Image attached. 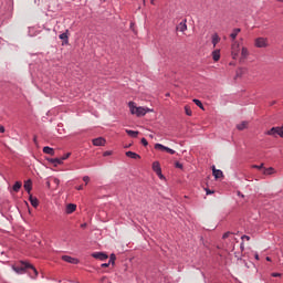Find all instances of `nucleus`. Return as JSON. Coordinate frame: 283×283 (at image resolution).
Masks as SVG:
<instances>
[{
    "mask_svg": "<svg viewBox=\"0 0 283 283\" xmlns=\"http://www.w3.org/2000/svg\"><path fill=\"white\" fill-rule=\"evenodd\" d=\"M239 56L240 60L249 57V49L240 48V42H231V59L237 60Z\"/></svg>",
    "mask_w": 283,
    "mask_h": 283,
    "instance_id": "nucleus-1",
    "label": "nucleus"
},
{
    "mask_svg": "<svg viewBox=\"0 0 283 283\" xmlns=\"http://www.w3.org/2000/svg\"><path fill=\"white\" fill-rule=\"evenodd\" d=\"M128 109L132 112V115L137 117H143L145 114L150 113V108L147 107H137L134 102H128Z\"/></svg>",
    "mask_w": 283,
    "mask_h": 283,
    "instance_id": "nucleus-2",
    "label": "nucleus"
},
{
    "mask_svg": "<svg viewBox=\"0 0 283 283\" xmlns=\"http://www.w3.org/2000/svg\"><path fill=\"white\" fill-rule=\"evenodd\" d=\"M12 269H13V272H15L17 274H22L24 273V270L30 269L33 276L38 275L36 269L33 268V265H30L29 263H25V262H21V265L13 266Z\"/></svg>",
    "mask_w": 283,
    "mask_h": 283,
    "instance_id": "nucleus-3",
    "label": "nucleus"
},
{
    "mask_svg": "<svg viewBox=\"0 0 283 283\" xmlns=\"http://www.w3.org/2000/svg\"><path fill=\"white\" fill-rule=\"evenodd\" d=\"M265 135L272 137H281L283 138V128L281 127H272V129L265 130Z\"/></svg>",
    "mask_w": 283,
    "mask_h": 283,
    "instance_id": "nucleus-4",
    "label": "nucleus"
},
{
    "mask_svg": "<svg viewBox=\"0 0 283 283\" xmlns=\"http://www.w3.org/2000/svg\"><path fill=\"white\" fill-rule=\"evenodd\" d=\"M254 48H258V49L269 48V39H265V38L254 39Z\"/></svg>",
    "mask_w": 283,
    "mask_h": 283,
    "instance_id": "nucleus-5",
    "label": "nucleus"
},
{
    "mask_svg": "<svg viewBox=\"0 0 283 283\" xmlns=\"http://www.w3.org/2000/svg\"><path fill=\"white\" fill-rule=\"evenodd\" d=\"M151 169L154 170V174H157L159 179H163V170H160L158 161H154L151 164Z\"/></svg>",
    "mask_w": 283,
    "mask_h": 283,
    "instance_id": "nucleus-6",
    "label": "nucleus"
},
{
    "mask_svg": "<svg viewBox=\"0 0 283 283\" xmlns=\"http://www.w3.org/2000/svg\"><path fill=\"white\" fill-rule=\"evenodd\" d=\"M91 258H94L95 260L105 261L107 259H111V256H107V254L102 252H94L91 254Z\"/></svg>",
    "mask_w": 283,
    "mask_h": 283,
    "instance_id": "nucleus-7",
    "label": "nucleus"
},
{
    "mask_svg": "<svg viewBox=\"0 0 283 283\" xmlns=\"http://www.w3.org/2000/svg\"><path fill=\"white\" fill-rule=\"evenodd\" d=\"M62 261H64L65 263H69V264H80V260H76V258H72V256H69V255H64L62 256Z\"/></svg>",
    "mask_w": 283,
    "mask_h": 283,
    "instance_id": "nucleus-8",
    "label": "nucleus"
},
{
    "mask_svg": "<svg viewBox=\"0 0 283 283\" xmlns=\"http://www.w3.org/2000/svg\"><path fill=\"white\" fill-rule=\"evenodd\" d=\"M91 143H93V145L97 146V147L105 146V139L102 137L93 139V140H91Z\"/></svg>",
    "mask_w": 283,
    "mask_h": 283,
    "instance_id": "nucleus-9",
    "label": "nucleus"
},
{
    "mask_svg": "<svg viewBox=\"0 0 283 283\" xmlns=\"http://www.w3.org/2000/svg\"><path fill=\"white\" fill-rule=\"evenodd\" d=\"M211 175L214 176V179H220L222 178V171L218 170L216 168H211Z\"/></svg>",
    "mask_w": 283,
    "mask_h": 283,
    "instance_id": "nucleus-10",
    "label": "nucleus"
},
{
    "mask_svg": "<svg viewBox=\"0 0 283 283\" xmlns=\"http://www.w3.org/2000/svg\"><path fill=\"white\" fill-rule=\"evenodd\" d=\"M211 59L212 61L217 62L220 61V50H214L211 52Z\"/></svg>",
    "mask_w": 283,
    "mask_h": 283,
    "instance_id": "nucleus-11",
    "label": "nucleus"
},
{
    "mask_svg": "<svg viewBox=\"0 0 283 283\" xmlns=\"http://www.w3.org/2000/svg\"><path fill=\"white\" fill-rule=\"evenodd\" d=\"M28 201L31 202V207L36 208L39 206V200L35 197L29 196Z\"/></svg>",
    "mask_w": 283,
    "mask_h": 283,
    "instance_id": "nucleus-12",
    "label": "nucleus"
},
{
    "mask_svg": "<svg viewBox=\"0 0 283 283\" xmlns=\"http://www.w3.org/2000/svg\"><path fill=\"white\" fill-rule=\"evenodd\" d=\"M73 211H76V205L69 203V206L65 207V213H73Z\"/></svg>",
    "mask_w": 283,
    "mask_h": 283,
    "instance_id": "nucleus-13",
    "label": "nucleus"
},
{
    "mask_svg": "<svg viewBox=\"0 0 283 283\" xmlns=\"http://www.w3.org/2000/svg\"><path fill=\"white\" fill-rule=\"evenodd\" d=\"M186 30H187L186 20H182V22H180V24H177V31L186 32Z\"/></svg>",
    "mask_w": 283,
    "mask_h": 283,
    "instance_id": "nucleus-14",
    "label": "nucleus"
},
{
    "mask_svg": "<svg viewBox=\"0 0 283 283\" xmlns=\"http://www.w3.org/2000/svg\"><path fill=\"white\" fill-rule=\"evenodd\" d=\"M62 161H65V159H48V163H51V165H53V167L62 165Z\"/></svg>",
    "mask_w": 283,
    "mask_h": 283,
    "instance_id": "nucleus-15",
    "label": "nucleus"
},
{
    "mask_svg": "<svg viewBox=\"0 0 283 283\" xmlns=\"http://www.w3.org/2000/svg\"><path fill=\"white\" fill-rule=\"evenodd\" d=\"M217 43H220V36H218L216 33L211 34V45L217 46Z\"/></svg>",
    "mask_w": 283,
    "mask_h": 283,
    "instance_id": "nucleus-16",
    "label": "nucleus"
},
{
    "mask_svg": "<svg viewBox=\"0 0 283 283\" xmlns=\"http://www.w3.org/2000/svg\"><path fill=\"white\" fill-rule=\"evenodd\" d=\"M125 157L132 158V159H139V155H137L134 151H125Z\"/></svg>",
    "mask_w": 283,
    "mask_h": 283,
    "instance_id": "nucleus-17",
    "label": "nucleus"
},
{
    "mask_svg": "<svg viewBox=\"0 0 283 283\" xmlns=\"http://www.w3.org/2000/svg\"><path fill=\"white\" fill-rule=\"evenodd\" d=\"M42 153H44L48 156H53V148L48 147V146L42 147Z\"/></svg>",
    "mask_w": 283,
    "mask_h": 283,
    "instance_id": "nucleus-18",
    "label": "nucleus"
},
{
    "mask_svg": "<svg viewBox=\"0 0 283 283\" xmlns=\"http://www.w3.org/2000/svg\"><path fill=\"white\" fill-rule=\"evenodd\" d=\"M237 34H240V29H234L233 31H231V34H229L231 41H234L237 39Z\"/></svg>",
    "mask_w": 283,
    "mask_h": 283,
    "instance_id": "nucleus-19",
    "label": "nucleus"
},
{
    "mask_svg": "<svg viewBox=\"0 0 283 283\" xmlns=\"http://www.w3.org/2000/svg\"><path fill=\"white\" fill-rule=\"evenodd\" d=\"M125 134H127V135L130 136L132 138H136V136L139 135V132L125 129Z\"/></svg>",
    "mask_w": 283,
    "mask_h": 283,
    "instance_id": "nucleus-20",
    "label": "nucleus"
},
{
    "mask_svg": "<svg viewBox=\"0 0 283 283\" xmlns=\"http://www.w3.org/2000/svg\"><path fill=\"white\" fill-rule=\"evenodd\" d=\"M19 189H22V181H17L15 184H13V192H19Z\"/></svg>",
    "mask_w": 283,
    "mask_h": 283,
    "instance_id": "nucleus-21",
    "label": "nucleus"
},
{
    "mask_svg": "<svg viewBox=\"0 0 283 283\" xmlns=\"http://www.w3.org/2000/svg\"><path fill=\"white\" fill-rule=\"evenodd\" d=\"M22 188H25V191L30 193V190L32 189V182H30V180L25 181V184L22 185Z\"/></svg>",
    "mask_w": 283,
    "mask_h": 283,
    "instance_id": "nucleus-22",
    "label": "nucleus"
},
{
    "mask_svg": "<svg viewBox=\"0 0 283 283\" xmlns=\"http://www.w3.org/2000/svg\"><path fill=\"white\" fill-rule=\"evenodd\" d=\"M247 127H249V122H240V124H238V130H243Z\"/></svg>",
    "mask_w": 283,
    "mask_h": 283,
    "instance_id": "nucleus-23",
    "label": "nucleus"
},
{
    "mask_svg": "<svg viewBox=\"0 0 283 283\" xmlns=\"http://www.w3.org/2000/svg\"><path fill=\"white\" fill-rule=\"evenodd\" d=\"M154 149L165 150V149H171V148L165 147L163 146V144H154Z\"/></svg>",
    "mask_w": 283,
    "mask_h": 283,
    "instance_id": "nucleus-24",
    "label": "nucleus"
},
{
    "mask_svg": "<svg viewBox=\"0 0 283 283\" xmlns=\"http://www.w3.org/2000/svg\"><path fill=\"white\" fill-rule=\"evenodd\" d=\"M272 174H274V168H265V169H263V175L271 176Z\"/></svg>",
    "mask_w": 283,
    "mask_h": 283,
    "instance_id": "nucleus-25",
    "label": "nucleus"
},
{
    "mask_svg": "<svg viewBox=\"0 0 283 283\" xmlns=\"http://www.w3.org/2000/svg\"><path fill=\"white\" fill-rule=\"evenodd\" d=\"M71 157V153L62 155V158H51V159H60V160H66L67 158Z\"/></svg>",
    "mask_w": 283,
    "mask_h": 283,
    "instance_id": "nucleus-26",
    "label": "nucleus"
},
{
    "mask_svg": "<svg viewBox=\"0 0 283 283\" xmlns=\"http://www.w3.org/2000/svg\"><path fill=\"white\" fill-rule=\"evenodd\" d=\"M192 102H195V105H197V107H200V109H202V103L200 102V99H192Z\"/></svg>",
    "mask_w": 283,
    "mask_h": 283,
    "instance_id": "nucleus-27",
    "label": "nucleus"
},
{
    "mask_svg": "<svg viewBox=\"0 0 283 283\" xmlns=\"http://www.w3.org/2000/svg\"><path fill=\"white\" fill-rule=\"evenodd\" d=\"M114 261H116V256L111 254V258H108V264H114Z\"/></svg>",
    "mask_w": 283,
    "mask_h": 283,
    "instance_id": "nucleus-28",
    "label": "nucleus"
},
{
    "mask_svg": "<svg viewBox=\"0 0 283 283\" xmlns=\"http://www.w3.org/2000/svg\"><path fill=\"white\" fill-rule=\"evenodd\" d=\"M252 169L264 170L263 165H253Z\"/></svg>",
    "mask_w": 283,
    "mask_h": 283,
    "instance_id": "nucleus-29",
    "label": "nucleus"
},
{
    "mask_svg": "<svg viewBox=\"0 0 283 283\" xmlns=\"http://www.w3.org/2000/svg\"><path fill=\"white\" fill-rule=\"evenodd\" d=\"M60 40L66 41L67 40V34L66 33L60 34Z\"/></svg>",
    "mask_w": 283,
    "mask_h": 283,
    "instance_id": "nucleus-30",
    "label": "nucleus"
},
{
    "mask_svg": "<svg viewBox=\"0 0 283 283\" xmlns=\"http://www.w3.org/2000/svg\"><path fill=\"white\" fill-rule=\"evenodd\" d=\"M163 151H166V153H168V155H174V154H176V151H174L172 149H163Z\"/></svg>",
    "mask_w": 283,
    "mask_h": 283,
    "instance_id": "nucleus-31",
    "label": "nucleus"
},
{
    "mask_svg": "<svg viewBox=\"0 0 283 283\" xmlns=\"http://www.w3.org/2000/svg\"><path fill=\"white\" fill-rule=\"evenodd\" d=\"M186 116H191V108L186 106Z\"/></svg>",
    "mask_w": 283,
    "mask_h": 283,
    "instance_id": "nucleus-32",
    "label": "nucleus"
},
{
    "mask_svg": "<svg viewBox=\"0 0 283 283\" xmlns=\"http://www.w3.org/2000/svg\"><path fill=\"white\" fill-rule=\"evenodd\" d=\"M139 143H142L143 146H148V140H146L145 138H143L142 140H139Z\"/></svg>",
    "mask_w": 283,
    "mask_h": 283,
    "instance_id": "nucleus-33",
    "label": "nucleus"
},
{
    "mask_svg": "<svg viewBox=\"0 0 283 283\" xmlns=\"http://www.w3.org/2000/svg\"><path fill=\"white\" fill-rule=\"evenodd\" d=\"M90 180H91V178L87 176L82 177V181H84L85 184H87V181H90Z\"/></svg>",
    "mask_w": 283,
    "mask_h": 283,
    "instance_id": "nucleus-34",
    "label": "nucleus"
},
{
    "mask_svg": "<svg viewBox=\"0 0 283 283\" xmlns=\"http://www.w3.org/2000/svg\"><path fill=\"white\" fill-rule=\"evenodd\" d=\"M175 167H176L177 169H182V164L175 163Z\"/></svg>",
    "mask_w": 283,
    "mask_h": 283,
    "instance_id": "nucleus-35",
    "label": "nucleus"
},
{
    "mask_svg": "<svg viewBox=\"0 0 283 283\" xmlns=\"http://www.w3.org/2000/svg\"><path fill=\"white\" fill-rule=\"evenodd\" d=\"M229 235H231V232L223 233V240L229 239Z\"/></svg>",
    "mask_w": 283,
    "mask_h": 283,
    "instance_id": "nucleus-36",
    "label": "nucleus"
},
{
    "mask_svg": "<svg viewBox=\"0 0 283 283\" xmlns=\"http://www.w3.org/2000/svg\"><path fill=\"white\" fill-rule=\"evenodd\" d=\"M112 264H114V263H103V264H101V268L105 269V268H107V266H109Z\"/></svg>",
    "mask_w": 283,
    "mask_h": 283,
    "instance_id": "nucleus-37",
    "label": "nucleus"
},
{
    "mask_svg": "<svg viewBox=\"0 0 283 283\" xmlns=\"http://www.w3.org/2000/svg\"><path fill=\"white\" fill-rule=\"evenodd\" d=\"M107 156H111V151L103 153V157H107Z\"/></svg>",
    "mask_w": 283,
    "mask_h": 283,
    "instance_id": "nucleus-38",
    "label": "nucleus"
},
{
    "mask_svg": "<svg viewBox=\"0 0 283 283\" xmlns=\"http://www.w3.org/2000/svg\"><path fill=\"white\" fill-rule=\"evenodd\" d=\"M53 185H56V186H59V179H56V178H53Z\"/></svg>",
    "mask_w": 283,
    "mask_h": 283,
    "instance_id": "nucleus-39",
    "label": "nucleus"
},
{
    "mask_svg": "<svg viewBox=\"0 0 283 283\" xmlns=\"http://www.w3.org/2000/svg\"><path fill=\"white\" fill-rule=\"evenodd\" d=\"M241 239L245 240V241H249L250 240V237L249 235H243L241 237Z\"/></svg>",
    "mask_w": 283,
    "mask_h": 283,
    "instance_id": "nucleus-40",
    "label": "nucleus"
},
{
    "mask_svg": "<svg viewBox=\"0 0 283 283\" xmlns=\"http://www.w3.org/2000/svg\"><path fill=\"white\" fill-rule=\"evenodd\" d=\"M272 277H280V273H272Z\"/></svg>",
    "mask_w": 283,
    "mask_h": 283,
    "instance_id": "nucleus-41",
    "label": "nucleus"
},
{
    "mask_svg": "<svg viewBox=\"0 0 283 283\" xmlns=\"http://www.w3.org/2000/svg\"><path fill=\"white\" fill-rule=\"evenodd\" d=\"M0 134H4V127L0 126Z\"/></svg>",
    "mask_w": 283,
    "mask_h": 283,
    "instance_id": "nucleus-42",
    "label": "nucleus"
},
{
    "mask_svg": "<svg viewBox=\"0 0 283 283\" xmlns=\"http://www.w3.org/2000/svg\"><path fill=\"white\" fill-rule=\"evenodd\" d=\"M32 142H33V145H36V137H33Z\"/></svg>",
    "mask_w": 283,
    "mask_h": 283,
    "instance_id": "nucleus-43",
    "label": "nucleus"
},
{
    "mask_svg": "<svg viewBox=\"0 0 283 283\" xmlns=\"http://www.w3.org/2000/svg\"><path fill=\"white\" fill-rule=\"evenodd\" d=\"M76 191H82V186L76 187Z\"/></svg>",
    "mask_w": 283,
    "mask_h": 283,
    "instance_id": "nucleus-44",
    "label": "nucleus"
},
{
    "mask_svg": "<svg viewBox=\"0 0 283 283\" xmlns=\"http://www.w3.org/2000/svg\"><path fill=\"white\" fill-rule=\"evenodd\" d=\"M213 193L211 190H206V195H211Z\"/></svg>",
    "mask_w": 283,
    "mask_h": 283,
    "instance_id": "nucleus-45",
    "label": "nucleus"
},
{
    "mask_svg": "<svg viewBox=\"0 0 283 283\" xmlns=\"http://www.w3.org/2000/svg\"><path fill=\"white\" fill-rule=\"evenodd\" d=\"M254 260H260V256L254 254Z\"/></svg>",
    "mask_w": 283,
    "mask_h": 283,
    "instance_id": "nucleus-46",
    "label": "nucleus"
},
{
    "mask_svg": "<svg viewBox=\"0 0 283 283\" xmlns=\"http://www.w3.org/2000/svg\"><path fill=\"white\" fill-rule=\"evenodd\" d=\"M265 262H271V258H265Z\"/></svg>",
    "mask_w": 283,
    "mask_h": 283,
    "instance_id": "nucleus-47",
    "label": "nucleus"
},
{
    "mask_svg": "<svg viewBox=\"0 0 283 283\" xmlns=\"http://www.w3.org/2000/svg\"><path fill=\"white\" fill-rule=\"evenodd\" d=\"M46 186L50 187V186H51V182H48Z\"/></svg>",
    "mask_w": 283,
    "mask_h": 283,
    "instance_id": "nucleus-48",
    "label": "nucleus"
},
{
    "mask_svg": "<svg viewBox=\"0 0 283 283\" xmlns=\"http://www.w3.org/2000/svg\"><path fill=\"white\" fill-rule=\"evenodd\" d=\"M277 2H281V3H283V0H277Z\"/></svg>",
    "mask_w": 283,
    "mask_h": 283,
    "instance_id": "nucleus-49",
    "label": "nucleus"
},
{
    "mask_svg": "<svg viewBox=\"0 0 283 283\" xmlns=\"http://www.w3.org/2000/svg\"><path fill=\"white\" fill-rule=\"evenodd\" d=\"M274 128H281V129H283V126H282V127H274Z\"/></svg>",
    "mask_w": 283,
    "mask_h": 283,
    "instance_id": "nucleus-50",
    "label": "nucleus"
},
{
    "mask_svg": "<svg viewBox=\"0 0 283 283\" xmlns=\"http://www.w3.org/2000/svg\"><path fill=\"white\" fill-rule=\"evenodd\" d=\"M242 248H244V247H242V244H240V249H242Z\"/></svg>",
    "mask_w": 283,
    "mask_h": 283,
    "instance_id": "nucleus-51",
    "label": "nucleus"
},
{
    "mask_svg": "<svg viewBox=\"0 0 283 283\" xmlns=\"http://www.w3.org/2000/svg\"><path fill=\"white\" fill-rule=\"evenodd\" d=\"M105 280H106V277L104 276V277H103V281H105Z\"/></svg>",
    "mask_w": 283,
    "mask_h": 283,
    "instance_id": "nucleus-52",
    "label": "nucleus"
}]
</instances>
